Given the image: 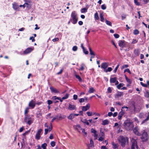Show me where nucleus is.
I'll list each match as a JSON object with an SVG mask.
<instances>
[{"mask_svg":"<svg viewBox=\"0 0 149 149\" xmlns=\"http://www.w3.org/2000/svg\"><path fill=\"white\" fill-rule=\"evenodd\" d=\"M124 123L125 127L127 130H132L134 127L133 122L129 120L126 121Z\"/></svg>","mask_w":149,"mask_h":149,"instance_id":"nucleus-1","label":"nucleus"},{"mask_svg":"<svg viewBox=\"0 0 149 149\" xmlns=\"http://www.w3.org/2000/svg\"><path fill=\"white\" fill-rule=\"evenodd\" d=\"M128 139L127 138H125L123 136H120L118 138V141L122 147H124L126 141H127Z\"/></svg>","mask_w":149,"mask_h":149,"instance_id":"nucleus-2","label":"nucleus"},{"mask_svg":"<svg viewBox=\"0 0 149 149\" xmlns=\"http://www.w3.org/2000/svg\"><path fill=\"white\" fill-rule=\"evenodd\" d=\"M71 17L72 18V23L74 24H76L77 22L78 18L75 11H73L72 13Z\"/></svg>","mask_w":149,"mask_h":149,"instance_id":"nucleus-3","label":"nucleus"},{"mask_svg":"<svg viewBox=\"0 0 149 149\" xmlns=\"http://www.w3.org/2000/svg\"><path fill=\"white\" fill-rule=\"evenodd\" d=\"M33 119L29 116L27 115L25 116L24 120L29 125H30L33 121Z\"/></svg>","mask_w":149,"mask_h":149,"instance_id":"nucleus-4","label":"nucleus"},{"mask_svg":"<svg viewBox=\"0 0 149 149\" xmlns=\"http://www.w3.org/2000/svg\"><path fill=\"white\" fill-rule=\"evenodd\" d=\"M141 138L143 141H146L148 140V135L147 132L145 131L143 132Z\"/></svg>","mask_w":149,"mask_h":149,"instance_id":"nucleus-5","label":"nucleus"},{"mask_svg":"<svg viewBox=\"0 0 149 149\" xmlns=\"http://www.w3.org/2000/svg\"><path fill=\"white\" fill-rule=\"evenodd\" d=\"M124 108H126L127 109H128V107L126 106H124L122 107L121 111L119 113L118 116V118L119 120L121 119L122 116L125 113V111L123 109Z\"/></svg>","mask_w":149,"mask_h":149,"instance_id":"nucleus-6","label":"nucleus"},{"mask_svg":"<svg viewBox=\"0 0 149 149\" xmlns=\"http://www.w3.org/2000/svg\"><path fill=\"white\" fill-rule=\"evenodd\" d=\"M42 131V129H39L38 130L35 136V139L37 140H39L40 139V135Z\"/></svg>","mask_w":149,"mask_h":149,"instance_id":"nucleus-7","label":"nucleus"},{"mask_svg":"<svg viewBox=\"0 0 149 149\" xmlns=\"http://www.w3.org/2000/svg\"><path fill=\"white\" fill-rule=\"evenodd\" d=\"M36 103L33 100H31L30 101L29 104V106L31 109H33L35 106Z\"/></svg>","mask_w":149,"mask_h":149,"instance_id":"nucleus-8","label":"nucleus"},{"mask_svg":"<svg viewBox=\"0 0 149 149\" xmlns=\"http://www.w3.org/2000/svg\"><path fill=\"white\" fill-rule=\"evenodd\" d=\"M125 42L124 40H120L118 42V45L122 48L125 47Z\"/></svg>","mask_w":149,"mask_h":149,"instance_id":"nucleus-9","label":"nucleus"},{"mask_svg":"<svg viewBox=\"0 0 149 149\" xmlns=\"http://www.w3.org/2000/svg\"><path fill=\"white\" fill-rule=\"evenodd\" d=\"M136 141L134 140H132V143L131 146V149H136L137 148Z\"/></svg>","mask_w":149,"mask_h":149,"instance_id":"nucleus-10","label":"nucleus"},{"mask_svg":"<svg viewBox=\"0 0 149 149\" xmlns=\"http://www.w3.org/2000/svg\"><path fill=\"white\" fill-rule=\"evenodd\" d=\"M34 49L33 47H29L26 49L24 52V53L25 54H27L30 53Z\"/></svg>","mask_w":149,"mask_h":149,"instance_id":"nucleus-11","label":"nucleus"},{"mask_svg":"<svg viewBox=\"0 0 149 149\" xmlns=\"http://www.w3.org/2000/svg\"><path fill=\"white\" fill-rule=\"evenodd\" d=\"M73 127L75 130H77L79 132H80V131L82 129L79 125H74Z\"/></svg>","mask_w":149,"mask_h":149,"instance_id":"nucleus-12","label":"nucleus"},{"mask_svg":"<svg viewBox=\"0 0 149 149\" xmlns=\"http://www.w3.org/2000/svg\"><path fill=\"white\" fill-rule=\"evenodd\" d=\"M90 107V104L88 103L87 105L85 106H83L82 107V110L84 111H86L88 110L89 109Z\"/></svg>","mask_w":149,"mask_h":149,"instance_id":"nucleus-13","label":"nucleus"},{"mask_svg":"<svg viewBox=\"0 0 149 149\" xmlns=\"http://www.w3.org/2000/svg\"><path fill=\"white\" fill-rule=\"evenodd\" d=\"M145 117H146V119L142 121L141 123L142 124L147 122L149 120V112L148 113H146V116Z\"/></svg>","mask_w":149,"mask_h":149,"instance_id":"nucleus-14","label":"nucleus"},{"mask_svg":"<svg viewBox=\"0 0 149 149\" xmlns=\"http://www.w3.org/2000/svg\"><path fill=\"white\" fill-rule=\"evenodd\" d=\"M139 128L137 127H135L133 130L134 133L138 136H140L141 134L138 132Z\"/></svg>","mask_w":149,"mask_h":149,"instance_id":"nucleus-15","label":"nucleus"},{"mask_svg":"<svg viewBox=\"0 0 149 149\" xmlns=\"http://www.w3.org/2000/svg\"><path fill=\"white\" fill-rule=\"evenodd\" d=\"M108 66V64L107 63L105 62L101 64V68L103 69L104 70L106 69V68Z\"/></svg>","mask_w":149,"mask_h":149,"instance_id":"nucleus-16","label":"nucleus"},{"mask_svg":"<svg viewBox=\"0 0 149 149\" xmlns=\"http://www.w3.org/2000/svg\"><path fill=\"white\" fill-rule=\"evenodd\" d=\"M123 95V93L122 92H118L115 95L116 98H119L121 97Z\"/></svg>","mask_w":149,"mask_h":149,"instance_id":"nucleus-17","label":"nucleus"},{"mask_svg":"<svg viewBox=\"0 0 149 149\" xmlns=\"http://www.w3.org/2000/svg\"><path fill=\"white\" fill-rule=\"evenodd\" d=\"M101 136L99 138L98 140L102 141L104 140L105 137L104 134L103 132H101Z\"/></svg>","mask_w":149,"mask_h":149,"instance_id":"nucleus-18","label":"nucleus"},{"mask_svg":"<svg viewBox=\"0 0 149 149\" xmlns=\"http://www.w3.org/2000/svg\"><path fill=\"white\" fill-rule=\"evenodd\" d=\"M68 108L69 110H72L76 109V107L75 105L69 104Z\"/></svg>","mask_w":149,"mask_h":149,"instance_id":"nucleus-19","label":"nucleus"},{"mask_svg":"<svg viewBox=\"0 0 149 149\" xmlns=\"http://www.w3.org/2000/svg\"><path fill=\"white\" fill-rule=\"evenodd\" d=\"M50 88L52 93H59V91L57 90L52 87H50Z\"/></svg>","mask_w":149,"mask_h":149,"instance_id":"nucleus-20","label":"nucleus"},{"mask_svg":"<svg viewBox=\"0 0 149 149\" xmlns=\"http://www.w3.org/2000/svg\"><path fill=\"white\" fill-rule=\"evenodd\" d=\"M112 144L113 146V148L114 149H118V144H116L114 142H112Z\"/></svg>","mask_w":149,"mask_h":149,"instance_id":"nucleus-21","label":"nucleus"},{"mask_svg":"<svg viewBox=\"0 0 149 149\" xmlns=\"http://www.w3.org/2000/svg\"><path fill=\"white\" fill-rule=\"evenodd\" d=\"M116 80L117 78L116 77L111 78L110 79V82L111 83H114L116 82Z\"/></svg>","mask_w":149,"mask_h":149,"instance_id":"nucleus-22","label":"nucleus"},{"mask_svg":"<svg viewBox=\"0 0 149 149\" xmlns=\"http://www.w3.org/2000/svg\"><path fill=\"white\" fill-rule=\"evenodd\" d=\"M13 8L15 10H17L19 8V7L16 3L13 4Z\"/></svg>","mask_w":149,"mask_h":149,"instance_id":"nucleus-23","label":"nucleus"},{"mask_svg":"<svg viewBox=\"0 0 149 149\" xmlns=\"http://www.w3.org/2000/svg\"><path fill=\"white\" fill-rule=\"evenodd\" d=\"M146 116V113H141L139 115V117L141 118H144Z\"/></svg>","mask_w":149,"mask_h":149,"instance_id":"nucleus-24","label":"nucleus"},{"mask_svg":"<svg viewBox=\"0 0 149 149\" xmlns=\"http://www.w3.org/2000/svg\"><path fill=\"white\" fill-rule=\"evenodd\" d=\"M100 20L102 22H104V18L103 13H101L100 14Z\"/></svg>","mask_w":149,"mask_h":149,"instance_id":"nucleus-25","label":"nucleus"},{"mask_svg":"<svg viewBox=\"0 0 149 149\" xmlns=\"http://www.w3.org/2000/svg\"><path fill=\"white\" fill-rule=\"evenodd\" d=\"M74 117V115L73 113L70 114L68 117V118L69 120H72Z\"/></svg>","mask_w":149,"mask_h":149,"instance_id":"nucleus-26","label":"nucleus"},{"mask_svg":"<svg viewBox=\"0 0 149 149\" xmlns=\"http://www.w3.org/2000/svg\"><path fill=\"white\" fill-rule=\"evenodd\" d=\"M109 122L108 120H105L102 121V124L103 125H106L108 124Z\"/></svg>","mask_w":149,"mask_h":149,"instance_id":"nucleus-27","label":"nucleus"},{"mask_svg":"<svg viewBox=\"0 0 149 149\" xmlns=\"http://www.w3.org/2000/svg\"><path fill=\"white\" fill-rule=\"evenodd\" d=\"M89 52H90V55H91V56H95V54L94 53V52L92 51L91 48L89 47Z\"/></svg>","mask_w":149,"mask_h":149,"instance_id":"nucleus-28","label":"nucleus"},{"mask_svg":"<svg viewBox=\"0 0 149 149\" xmlns=\"http://www.w3.org/2000/svg\"><path fill=\"white\" fill-rule=\"evenodd\" d=\"M95 91V90L94 88L93 87H91L89 89L88 92L91 93H93Z\"/></svg>","mask_w":149,"mask_h":149,"instance_id":"nucleus-29","label":"nucleus"},{"mask_svg":"<svg viewBox=\"0 0 149 149\" xmlns=\"http://www.w3.org/2000/svg\"><path fill=\"white\" fill-rule=\"evenodd\" d=\"M81 68L79 69V70H83L85 68V65L84 64H82L80 65Z\"/></svg>","mask_w":149,"mask_h":149,"instance_id":"nucleus-30","label":"nucleus"},{"mask_svg":"<svg viewBox=\"0 0 149 149\" xmlns=\"http://www.w3.org/2000/svg\"><path fill=\"white\" fill-rule=\"evenodd\" d=\"M112 69L111 67H109L107 69H105L104 70V72H110L112 70Z\"/></svg>","mask_w":149,"mask_h":149,"instance_id":"nucleus-31","label":"nucleus"},{"mask_svg":"<svg viewBox=\"0 0 149 149\" xmlns=\"http://www.w3.org/2000/svg\"><path fill=\"white\" fill-rule=\"evenodd\" d=\"M94 18L95 19L97 20L99 19V17H98V13L97 12L95 14Z\"/></svg>","mask_w":149,"mask_h":149,"instance_id":"nucleus-32","label":"nucleus"},{"mask_svg":"<svg viewBox=\"0 0 149 149\" xmlns=\"http://www.w3.org/2000/svg\"><path fill=\"white\" fill-rule=\"evenodd\" d=\"M87 9L86 8H82L81 10V13H85L87 12Z\"/></svg>","mask_w":149,"mask_h":149,"instance_id":"nucleus-33","label":"nucleus"},{"mask_svg":"<svg viewBox=\"0 0 149 149\" xmlns=\"http://www.w3.org/2000/svg\"><path fill=\"white\" fill-rule=\"evenodd\" d=\"M69 95L67 93V94H66V95H65V96L64 97H62V100H65V99H67L68 97L69 96Z\"/></svg>","mask_w":149,"mask_h":149,"instance_id":"nucleus-34","label":"nucleus"},{"mask_svg":"<svg viewBox=\"0 0 149 149\" xmlns=\"http://www.w3.org/2000/svg\"><path fill=\"white\" fill-rule=\"evenodd\" d=\"M53 99L55 100H56V99H57L59 100L61 102H62V100L61 98L60 97H57L56 96H55L53 97Z\"/></svg>","mask_w":149,"mask_h":149,"instance_id":"nucleus-35","label":"nucleus"},{"mask_svg":"<svg viewBox=\"0 0 149 149\" xmlns=\"http://www.w3.org/2000/svg\"><path fill=\"white\" fill-rule=\"evenodd\" d=\"M124 85L123 83H120L119 85H117V87L118 89H120L121 87L123 86Z\"/></svg>","mask_w":149,"mask_h":149,"instance_id":"nucleus-36","label":"nucleus"},{"mask_svg":"<svg viewBox=\"0 0 149 149\" xmlns=\"http://www.w3.org/2000/svg\"><path fill=\"white\" fill-rule=\"evenodd\" d=\"M47 146V143H45L42 145L41 147L42 148H43V149H46Z\"/></svg>","mask_w":149,"mask_h":149,"instance_id":"nucleus-37","label":"nucleus"},{"mask_svg":"<svg viewBox=\"0 0 149 149\" xmlns=\"http://www.w3.org/2000/svg\"><path fill=\"white\" fill-rule=\"evenodd\" d=\"M81 131L82 133L83 134V135L84 136H86V135L87 134V133L86 132H85V130L84 129H82V130H81Z\"/></svg>","mask_w":149,"mask_h":149,"instance_id":"nucleus-38","label":"nucleus"},{"mask_svg":"<svg viewBox=\"0 0 149 149\" xmlns=\"http://www.w3.org/2000/svg\"><path fill=\"white\" fill-rule=\"evenodd\" d=\"M106 23L107 25H108L109 26H112V24H111V22H110L109 21H108L106 19Z\"/></svg>","mask_w":149,"mask_h":149,"instance_id":"nucleus-39","label":"nucleus"},{"mask_svg":"<svg viewBox=\"0 0 149 149\" xmlns=\"http://www.w3.org/2000/svg\"><path fill=\"white\" fill-rule=\"evenodd\" d=\"M138 0H134L135 4L137 6H139L140 5V3L137 1Z\"/></svg>","mask_w":149,"mask_h":149,"instance_id":"nucleus-40","label":"nucleus"},{"mask_svg":"<svg viewBox=\"0 0 149 149\" xmlns=\"http://www.w3.org/2000/svg\"><path fill=\"white\" fill-rule=\"evenodd\" d=\"M75 76L76 78L77 79L80 81H81L82 79H81V77L79 75H78L77 74H75Z\"/></svg>","mask_w":149,"mask_h":149,"instance_id":"nucleus-41","label":"nucleus"},{"mask_svg":"<svg viewBox=\"0 0 149 149\" xmlns=\"http://www.w3.org/2000/svg\"><path fill=\"white\" fill-rule=\"evenodd\" d=\"M139 51L138 49H135L134 51V53L136 56H138L139 55Z\"/></svg>","mask_w":149,"mask_h":149,"instance_id":"nucleus-42","label":"nucleus"},{"mask_svg":"<svg viewBox=\"0 0 149 149\" xmlns=\"http://www.w3.org/2000/svg\"><path fill=\"white\" fill-rule=\"evenodd\" d=\"M29 108L28 107H26L24 111V114L25 115H26L27 113L29 112Z\"/></svg>","mask_w":149,"mask_h":149,"instance_id":"nucleus-43","label":"nucleus"},{"mask_svg":"<svg viewBox=\"0 0 149 149\" xmlns=\"http://www.w3.org/2000/svg\"><path fill=\"white\" fill-rule=\"evenodd\" d=\"M78 48L76 46H74L73 47H72V49L73 51H76L77 49Z\"/></svg>","mask_w":149,"mask_h":149,"instance_id":"nucleus-44","label":"nucleus"},{"mask_svg":"<svg viewBox=\"0 0 149 149\" xmlns=\"http://www.w3.org/2000/svg\"><path fill=\"white\" fill-rule=\"evenodd\" d=\"M139 33V32L137 30H135L134 31V34L135 35L138 34Z\"/></svg>","mask_w":149,"mask_h":149,"instance_id":"nucleus-45","label":"nucleus"},{"mask_svg":"<svg viewBox=\"0 0 149 149\" xmlns=\"http://www.w3.org/2000/svg\"><path fill=\"white\" fill-rule=\"evenodd\" d=\"M50 144L52 147H54L55 145V142L54 141H52Z\"/></svg>","mask_w":149,"mask_h":149,"instance_id":"nucleus-46","label":"nucleus"},{"mask_svg":"<svg viewBox=\"0 0 149 149\" xmlns=\"http://www.w3.org/2000/svg\"><path fill=\"white\" fill-rule=\"evenodd\" d=\"M28 132H29L28 131H26L25 133H24L22 135H23V136L22 138H23V139L25 138V135H26L27 134H28Z\"/></svg>","mask_w":149,"mask_h":149,"instance_id":"nucleus-47","label":"nucleus"},{"mask_svg":"<svg viewBox=\"0 0 149 149\" xmlns=\"http://www.w3.org/2000/svg\"><path fill=\"white\" fill-rule=\"evenodd\" d=\"M83 50L85 54H88V51H87L86 49H85V48H84V49H83Z\"/></svg>","mask_w":149,"mask_h":149,"instance_id":"nucleus-48","label":"nucleus"},{"mask_svg":"<svg viewBox=\"0 0 149 149\" xmlns=\"http://www.w3.org/2000/svg\"><path fill=\"white\" fill-rule=\"evenodd\" d=\"M141 85L143 87H147L148 86V85L143 84L142 82H141Z\"/></svg>","mask_w":149,"mask_h":149,"instance_id":"nucleus-49","label":"nucleus"},{"mask_svg":"<svg viewBox=\"0 0 149 149\" xmlns=\"http://www.w3.org/2000/svg\"><path fill=\"white\" fill-rule=\"evenodd\" d=\"M101 8L103 10H105L106 8V6L105 4H103L101 6Z\"/></svg>","mask_w":149,"mask_h":149,"instance_id":"nucleus-50","label":"nucleus"},{"mask_svg":"<svg viewBox=\"0 0 149 149\" xmlns=\"http://www.w3.org/2000/svg\"><path fill=\"white\" fill-rule=\"evenodd\" d=\"M85 101V99L83 98H81L79 100V101L80 103H82L84 102Z\"/></svg>","mask_w":149,"mask_h":149,"instance_id":"nucleus-51","label":"nucleus"},{"mask_svg":"<svg viewBox=\"0 0 149 149\" xmlns=\"http://www.w3.org/2000/svg\"><path fill=\"white\" fill-rule=\"evenodd\" d=\"M137 40H136L133 39L131 43L132 44H134L136 43L137 42Z\"/></svg>","mask_w":149,"mask_h":149,"instance_id":"nucleus-52","label":"nucleus"},{"mask_svg":"<svg viewBox=\"0 0 149 149\" xmlns=\"http://www.w3.org/2000/svg\"><path fill=\"white\" fill-rule=\"evenodd\" d=\"M45 134L46 135L47 134L48 132H49V130L48 129L46 128L45 129Z\"/></svg>","mask_w":149,"mask_h":149,"instance_id":"nucleus-53","label":"nucleus"},{"mask_svg":"<svg viewBox=\"0 0 149 149\" xmlns=\"http://www.w3.org/2000/svg\"><path fill=\"white\" fill-rule=\"evenodd\" d=\"M128 72L129 73H131L130 71V70L128 68H127L124 71V72Z\"/></svg>","mask_w":149,"mask_h":149,"instance_id":"nucleus-54","label":"nucleus"},{"mask_svg":"<svg viewBox=\"0 0 149 149\" xmlns=\"http://www.w3.org/2000/svg\"><path fill=\"white\" fill-rule=\"evenodd\" d=\"M88 116H91L92 115V113L91 112L88 111L86 113Z\"/></svg>","mask_w":149,"mask_h":149,"instance_id":"nucleus-55","label":"nucleus"},{"mask_svg":"<svg viewBox=\"0 0 149 149\" xmlns=\"http://www.w3.org/2000/svg\"><path fill=\"white\" fill-rule=\"evenodd\" d=\"M25 4H26V5H27L28 4L26 3H25L24 5H20L19 6V7H23L24 8L25 7Z\"/></svg>","mask_w":149,"mask_h":149,"instance_id":"nucleus-56","label":"nucleus"},{"mask_svg":"<svg viewBox=\"0 0 149 149\" xmlns=\"http://www.w3.org/2000/svg\"><path fill=\"white\" fill-rule=\"evenodd\" d=\"M66 117V116L63 115V116H60L59 117V119H64Z\"/></svg>","mask_w":149,"mask_h":149,"instance_id":"nucleus-57","label":"nucleus"},{"mask_svg":"<svg viewBox=\"0 0 149 149\" xmlns=\"http://www.w3.org/2000/svg\"><path fill=\"white\" fill-rule=\"evenodd\" d=\"M114 37L116 38H119V35L117 34H114Z\"/></svg>","mask_w":149,"mask_h":149,"instance_id":"nucleus-58","label":"nucleus"},{"mask_svg":"<svg viewBox=\"0 0 149 149\" xmlns=\"http://www.w3.org/2000/svg\"><path fill=\"white\" fill-rule=\"evenodd\" d=\"M119 66V64L118 65H117V66L115 68V69L114 70V72L115 73L117 71V70Z\"/></svg>","mask_w":149,"mask_h":149,"instance_id":"nucleus-59","label":"nucleus"},{"mask_svg":"<svg viewBox=\"0 0 149 149\" xmlns=\"http://www.w3.org/2000/svg\"><path fill=\"white\" fill-rule=\"evenodd\" d=\"M51 115V113H49L47 115V117L46 118L47 119H48V118H52V117H51L50 116Z\"/></svg>","mask_w":149,"mask_h":149,"instance_id":"nucleus-60","label":"nucleus"},{"mask_svg":"<svg viewBox=\"0 0 149 149\" xmlns=\"http://www.w3.org/2000/svg\"><path fill=\"white\" fill-rule=\"evenodd\" d=\"M77 95H74L73 96V98L74 100H76L77 98Z\"/></svg>","mask_w":149,"mask_h":149,"instance_id":"nucleus-61","label":"nucleus"},{"mask_svg":"<svg viewBox=\"0 0 149 149\" xmlns=\"http://www.w3.org/2000/svg\"><path fill=\"white\" fill-rule=\"evenodd\" d=\"M91 132L94 134L97 133V131L95 130L93 128L91 129Z\"/></svg>","mask_w":149,"mask_h":149,"instance_id":"nucleus-62","label":"nucleus"},{"mask_svg":"<svg viewBox=\"0 0 149 149\" xmlns=\"http://www.w3.org/2000/svg\"><path fill=\"white\" fill-rule=\"evenodd\" d=\"M59 40V39L58 38H55L52 40V41L53 42H55L58 41Z\"/></svg>","mask_w":149,"mask_h":149,"instance_id":"nucleus-63","label":"nucleus"},{"mask_svg":"<svg viewBox=\"0 0 149 149\" xmlns=\"http://www.w3.org/2000/svg\"><path fill=\"white\" fill-rule=\"evenodd\" d=\"M54 138L52 134H50V136H49V139H53Z\"/></svg>","mask_w":149,"mask_h":149,"instance_id":"nucleus-64","label":"nucleus"}]
</instances>
